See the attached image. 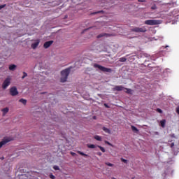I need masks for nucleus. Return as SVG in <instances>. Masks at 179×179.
<instances>
[{"instance_id": "obj_1", "label": "nucleus", "mask_w": 179, "mask_h": 179, "mask_svg": "<svg viewBox=\"0 0 179 179\" xmlns=\"http://www.w3.org/2000/svg\"><path fill=\"white\" fill-rule=\"evenodd\" d=\"M69 73H71V68L66 69L61 72V78L60 82L62 83H65L68 80V76H69Z\"/></svg>"}, {"instance_id": "obj_2", "label": "nucleus", "mask_w": 179, "mask_h": 179, "mask_svg": "<svg viewBox=\"0 0 179 179\" xmlns=\"http://www.w3.org/2000/svg\"><path fill=\"white\" fill-rule=\"evenodd\" d=\"M145 24H148L149 26H155L156 24H162V21L157 20H148L145 21Z\"/></svg>"}, {"instance_id": "obj_3", "label": "nucleus", "mask_w": 179, "mask_h": 179, "mask_svg": "<svg viewBox=\"0 0 179 179\" xmlns=\"http://www.w3.org/2000/svg\"><path fill=\"white\" fill-rule=\"evenodd\" d=\"M94 66L95 68H98L99 71H101V72H111V69L108 68H106L103 66H101L100 64H94Z\"/></svg>"}, {"instance_id": "obj_4", "label": "nucleus", "mask_w": 179, "mask_h": 179, "mask_svg": "<svg viewBox=\"0 0 179 179\" xmlns=\"http://www.w3.org/2000/svg\"><path fill=\"white\" fill-rule=\"evenodd\" d=\"M132 31H135L136 33H145L146 32V28L145 27H136V28H133Z\"/></svg>"}, {"instance_id": "obj_5", "label": "nucleus", "mask_w": 179, "mask_h": 179, "mask_svg": "<svg viewBox=\"0 0 179 179\" xmlns=\"http://www.w3.org/2000/svg\"><path fill=\"white\" fill-rule=\"evenodd\" d=\"M10 94H11L12 96H17L19 94L17 88H16V87H12L10 89Z\"/></svg>"}, {"instance_id": "obj_6", "label": "nucleus", "mask_w": 179, "mask_h": 179, "mask_svg": "<svg viewBox=\"0 0 179 179\" xmlns=\"http://www.w3.org/2000/svg\"><path fill=\"white\" fill-rule=\"evenodd\" d=\"M9 85H10V79L6 78L3 83L2 88L5 90L8 87V86H9Z\"/></svg>"}, {"instance_id": "obj_7", "label": "nucleus", "mask_w": 179, "mask_h": 179, "mask_svg": "<svg viewBox=\"0 0 179 179\" xmlns=\"http://www.w3.org/2000/svg\"><path fill=\"white\" fill-rule=\"evenodd\" d=\"M53 43H54V41H49L45 42V43L43 44L44 48H49V47H51V45H52Z\"/></svg>"}, {"instance_id": "obj_8", "label": "nucleus", "mask_w": 179, "mask_h": 179, "mask_svg": "<svg viewBox=\"0 0 179 179\" xmlns=\"http://www.w3.org/2000/svg\"><path fill=\"white\" fill-rule=\"evenodd\" d=\"M38 44H40V41L37 39L35 43L31 44V47L33 50H36L38 47Z\"/></svg>"}, {"instance_id": "obj_9", "label": "nucleus", "mask_w": 179, "mask_h": 179, "mask_svg": "<svg viewBox=\"0 0 179 179\" xmlns=\"http://www.w3.org/2000/svg\"><path fill=\"white\" fill-rule=\"evenodd\" d=\"M8 142H10V139L6 138L0 142V149L3 146V145H6Z\"/></svg>"}, {"instance_id": "obj_10", "label": "nucleus", "mask_w": 179, "mask_h": 179, "mask_svg": "<svg viewBox=\"0 0 179 179\" xmlns=\"http://www.w3.org/2000/svg\"><path fill=\"white\" fill-rule=\"evenodd\" d=\"M111 34L103 33L97 36V38H101V37H111Z\"/></svg>"}, {"instance_id": "obj_11", "label": "nucleus", "mask_w": 179, "mask_h": 179, "mask_svg": "<svg viewBox=\"0 0 179 179\" xmlns=\"http://www.w3.org/2000/svg\"><path fill=\"white\" fill-rule=\"evenodd\" d=\"M124 87L121 86V85H117L116 87H115L114 90H117V92H121V91H124Z\"/></svg>"}, {"instance_id": "obj_12", "label": "nucleus", "mask_w": 179, "mask_h": 179, "mask_svg": "<svg viewBox=\"0 0 179 179\" xmlns=\"http://www.w3.org/2000/svg\"><path fill=\"white\" fill-rule=\"evenodd\" d=\"M123 92H125V93H128V94H132V90L131 89L124 88Z\"/></svg>"}, {"instance_id": "obj_13", "label": "nucleus", "mask_w": 179, "mask_h": 179, "mask_svg": "<svg viewBox=\"0 0 179 179\" xmlns=\"http://www.w3.org/2000/svg\"><path fill=\"white\" fill-rule=\"evenodd\" d=\"M16 69V65L15 64H11L9 66V70L10 71H15Z\"/></svg>"}, {"instance_id": "obj_14", "label": "nucleus", "mask_w": 179, "mask_h": 179, "mask_svg": "<svg viewBox=\"0 0 179 179\" xmlns=\"http://www.w3.org/2000/svg\"><path fill=\"white\" fill-rule=\"evenodd\" d=\"M77 153H78V155H80L81 156H83L84 157H87L89 156L81 151H77Z\"/></svg>"}, {"instance_id": "obj_15", "label": "nucleus", "mask_w": 179, "mask_h": 179, "mask_svg": "<svg viewBox=\"0 0 179 179\" xmlns=\"http://www.w3.org/2000/svg\"><path fill=\"white\" fill-rule=\"evenodd\" d=\"M160 125L162 128H164V127H166V120H161Z\"/></svg>"}, {"instance_id": "obj_16", "label": "nucleus", "mask_w": 179, "mask_h": 179, "mask_svg": "<svg viewBox=\"0 0 179 179\" xmlns=\"http://www.w3.org/2000/svg\"><path fill=\"white\" fill-rule=\"evenodd\" d=\"M19 101L20 103H22V104H24V106H26V104L27 103V100L24 99H20Z\"/></svg>"}, {"instance_id": "obj_17", "label": "nucleus", "mask_w": 179, "mask_h": 179, "mask_svg": "<svg viewBox=\"0 0 179 179\" xmlns=\"http://www.w3.org/2000/svg\"><path fill=\"white\" fill-rule=\"evenodd\" d=\"M87 146L89 149H96V145L94 144H87Z\"/></svg>"}, {"instance_id": "obj_18", "label": "nucleus", "mask_w": 179, "mask_h": 179, "mask_svg": "<svg viewBox=\"0 0 179 179\" xmlns=\"http://www.w3.org/2000/svg\"><path fill=\"white\" fill-rule=\"evenodd\" d=\"M1 111L3 113V114H6L7 113H9V108H4L1 110Z\"/></svg>"}, {"instance_id": "obj_19", "label": "nucleus", "mask_w": 179, "mask_h": 179, "mask_svg": "<svg viewBox=\"0 0 179 179\" xmlns=\"http://www.w3.org/2000/svg\"><path fill=\"white\" fill-rule=\"evenodd\" d=\"M103 131H104L106 134H110V129L106 127H103Z\"/></svg>"}, {"instance_id": "obj_20", "label": "nucleus", "mask_w": 179, "mask_h": 179, "mask_svg": "<svg viewBox=\"0 0 179 179\" xmlns=\"http://www.w3.org/2000/svg\"><path fill=\"white\" fill-rule=\"evenodd\" d=\"M131 129L134 132H139V130L135 126H131Z\"/></svg>"}, {"instance_id": "obj_21", "label": "nucleus", "mask_w": 179, "mask_h": 179, "mask_svg": "<svg viewBox=\"0 0 179 179\" xmlns=\"http://www.w3.org/2000/svg\"><path fill=\"white\" fill-rule=\"evenodd\" d=\"M121 162H122V163H124V164H128V160L124 159V158H121Z\"/></svg>"}, {"instance_id": "obj_22", "label": "nucleus", "mask_w": 179, "mask_h": 179, "mask_svg": "<svg viewBox=\"0 0 179 179\" xmlns=\"http://www.w3.org/2000/svg\"><path fill=\"white\" fill-rule=\"evenodd\" d=\"M94 139L100 141H101V137H100L99 136H95Z\"/></svg>"}, {"instance_id": "obj_23", "label": "nucleus", "mask_w": 179, "mask_h": 179, "mask_svg": "<svg viewBox=\"0 0 179 179\" xmlns=\"http://www.w3.org/2000/svg\"><path fill=\"white\" fill-rule=\"evenodd\" d=\"M98 148H99L101 152H103V153H104L106 152V149H104V148H103L101 146H98Z\"/></svg>"}, {"instance_id": "obj_24", "label": "nucleus", "mask_w": 179, "mask_h": 179, "mask_svg": "<svg viewBox=\"0 0 179 179\" xmlns=\"http://www.w3.org/2000/svg\"><path fill=\"white\" fill-rule=\"evenodd\" d=\"M120 62H125V61H127V58L126 57H121L120 59Z\"/></svg>"}, {"instance_id": "obj_25", "label": "nucleus", "mask_w": 179, "mask_h": 179, "mask_svg": "<svg viewBox=\"0 0 179 179\" xmlns=\"http://www.w3.org/2000/svg\"><path fill=\"white\" fill-rule=\"evenodd\" d=\"M27 77V74L26 72H23V76L22 77V79H24V78Z\"/></svg>"}, {"instance_id": "obj_26", "label": "nucleus", "mask_w": 179, "mask_h": 179, "mask_svg": "<svg viewBox=\"0 0 179 179\" xmlns=\"http://www.w3.org/2000/svg\"><path fill=\"white\" fill-rule=\"evenodd\" d=\"M53 169H54V170H59V166H53Z\"/></svg>"}, {"instance_id": "obj_27", "label": "nucleus", "mask_w": 179, "mask_h": 179, "mask_svg": "<svg viewBox=\"0 0 179 179\" xmlns=\"http://www.w3.org/2000/svg\"><path fill=\"white\" fill-rule=\"evenodd\" d=\"M157 113H159V114H162L163 113V110H162V109H160V108H157Z\"/></svg>"}, {"instance_id": "obj_28", "label": "nucleus", "mask_w": 179, "mask_h": 179, "mask_svg": "<svg viewBox=\"0 0 179 179\" xmlns=\"http://www.w3.org/2000/svg\"><path fill=\"white\" fill-rule=\"evenodd\" d=\"M50 178H51V179H55V176L54 175H52V174H50Z\"/></svg>"}, {"instance_id": "obj_29", "label": "nucleus", "mask_w": 179, "mask_h": 179, "mask_svg": "<svg viewBox=\"0 0 179 179\" xmlns=\"http://www.w3.org/2000/svg\"><path fill=\"white\" fill-rule=\"evenodd\" d=\"M97 13H103V10H100V11L94 13V15H96V14H97Z\"/></svg>"}, {"instance_id": "obj_30", "label": "nucleus", "mask_w": 179, "mask_h": 179, "mask_svg": "<svg viewBox=\"0 0 179 179\" xmlns=\"http://www.w3.org/2000/svg\"><path fill=\"white\" fill-rule=\"evenodd\" d=\"M106 165L109 166L110 167L113 166V164H111V163H106Z\"/></svg>"}, {"instance_id": "obj_31", "label": "nucleus", "mask_w": 179, "mask_h": 179, "mask_svg": "<svg viewBox=\"0 0 179 179\" xmlns=\"http://www.w3.org/2000/svg\"><path fill=\"white\" fill-rule=\"evenodd\" d=\"M71 156H76V153L71 152Z\"/></svg>"}, {"instance_id": "obj_32", "label": "nucleus", "mask_w": 179, "mask_h": 179, "mask_svg": "<svg viewBox=\"0 0 179 179\" xmlns=\"http://www.w3.org/2000/svg\"><path fill=\"white\" fill-rule=\"evenodd\" d=\"M3 8H5V5H0V10L3 9Z\"/></svg>"}, {"instance_id": "obj_33", "label": "nucleus", "mask_w": 179, "mask_h": 179, "mask_svg": "<svg viewBox=\"0 0 179 179\" xmlns=\"http://www.w3.org/2000/svg\"><path fill=\"white\" fill-rule=\"evenodd\" d=\"M176 113L179 115V107L176 108Z\"/></svg>"}, {"instance_id": "obj_34", "label": "nucleus", "mask_w": 179, "mask_h": 179, "mask_svg": "<svg viewBox=\"0 0 179 179\" xmlns=\"http://www.w3.org/2000/svg\"><path fill=\"white\" fill-rule=\"evenodd\" d=\"M116 49H115V51L117 52L118 51V45H117L116 47H115Z\"/></svg>"}, {"instance_id": "obj_35", "label": "nucleus", "mask_w": 179, "mask_h": 179, "mask_svg": "<svg viewBox=\"0 0 179 179\" xmlns=\"http://www.w3.org/2000/svg\"><path fill=\"white\" fill-rule=\"evenodd\" d=\"M97 155H98V156H101L102 154H101V152H97Z\"/></svg>"}, {"instance_id": "obj_36", "label": "nucleus", "mask_w": 179, "mask_h": 179, "mask_svg": "<svg viewBox=\"0 0 179 179\" xmlns=\"http://www.w3.org/2000/svg\"><path fill=\"white\" fill-rule=\"evenodd\" d=\"M173 146H174V143H172L171 144V148H173Z\"/></svg>"}, {"instance_id": "obj_37", "label": "nucleus", "mask_w": 179, "mask_h": 179, "mask_svg": "<svg viewBox=\"0 0 179 179\" xmlns=\"http://www.w3.org/2000/svg\"><path fill=\"white\" fill-rule=\"evenodd\" d=\"M22 178H23L24 177H26V175H21Z\"/></svg>"}, {"instance_id": "obj_38", "label": "nucleus", "mask_w": 179, "mask_h": 179, "mask_svg": "<svg viewBox=\"0 0 179 179\" xmlns=\"http://www.w3.org/2000/svg\"><path fill=\"white\" fill-rule=\"evenodd\" d=\"M104 106H105V107L108 108V106H107V103H105Z\"/></svg>"}, {"instance_id": "obj_39", "label": "nucleus", "mask_w": 179, "mask_h": 179, "mask_svg": "<svg viewBox=\"0 0 179 179\" xmlns=\"http://www.w3.org/2000/svg\"><path fill=\"white\" fill-rule=\"evenodd\" d=\"M106 143H108V145H111V144H110V143H108V142H107V141L106 142Z\"/></svg>"}, {"instance_id": "obj_40", "label": "nucleus", "mask_w": 179, "mask_h": 179, "mask_svg": "<svg viewBox=\"0 0 179 179\" xmlns=\"http://www.w3.org/2000/svg\"><path fill=\"white\" fill-rule=\"evenodd\" d=\"M3 159H4V158H3V157H2V158H1V160H3Z\"/></svg>"}, {"instance_id": "obj_41", "label": "nucleus", "mask_w": 179, "mask_h": 179, "mask_svg": "<svg viewBox=\"0 0 179 179\" xmlns=\"http://www.w3.org/2000/svg\"><path fill=\"white\" fill-rule=\"evenodd\" d=\"M152 9H155V7H152Z\"/></svg>"}]
</instances>
